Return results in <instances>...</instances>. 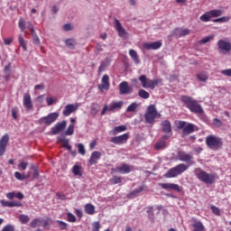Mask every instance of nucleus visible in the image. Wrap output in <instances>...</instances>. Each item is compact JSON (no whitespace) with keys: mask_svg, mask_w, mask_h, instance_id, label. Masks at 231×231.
I'll return each instance as SVG.
<instances>
[{"mask_svg":"<svg viewBox=\"0 0 231 231\" xmlns=\"http://www.w3.org/2000/svg\"><path fill=\"white\" fill-rule=\"evenodd\" d=\"M180 101L184 104L187 109L191 113H195V115H203L205 113L203 106L199 105L198 100L194 99L190 96H181Z\"/></svg>","mask_w":231,"mask_h":231,"instance_id":"1","label":"nucleus"},{"mask_svg":"<svg viewBox=\"0 0 231 231\" xmlns=\"http://www.w3.org/2000/svg\"><path fill=\"white\" fill-rule=\"evenodd\" d=\"M193 173L199 181L206 185L216 183V173H208L201 168H195Z\"/></svg>","mask_w":231,"mask_h":231,"instance_id":"2","label":"nucleus"},{"mask_svg":"<svg viewBox=\"0 0 231 231\" xmlns=\"http://www.w3.org/2000/svg\"><path fill=\"white\" fill-rule=\"evenodd\" d=\"M206 145L211 151H219V149H223V139L214 134H209L206 137Z\"/></svg>","mask_w":231,"mask_h":231,"instance_id":"3","label":"nucleus"},{"mask_svg":"<svg viewBox=\"0 0 231 231\" xmlns=\"http://www.w3.org/2000/svg\"><path fill=\"white\" fill-rule=\"evenodd\" d=\"M156 118H162V114L158 112L156 105L148 106L144 113V119L146 124H154Z\"/></svg>","mask_w":231,"mask_h":231,"instance_id":"4","label":"nucleus"},{"mask_svg":"<svg viewBox=\"0 0 231 231\" xmlns=\"http://www.w3.org/2000/svg\"><path fill=\"white\" fill-rule=\"evenodd\" d=\"M189 169V166L185 163H180L176 165L175 167L170 169L165 174L164 178H177V176H180L185 172Z\"/></svg>","mask_w":231,"mask_h":231,"instance_id":"5","label":"nucleus"},{"mask_svg":"<svg viewBox=\"0 0 231 231\" xmlns=\"http://www.w3.org/2000/svg\"><path fill=\"white\" fill-rule=\"evenodd\" d=\"M139 80L141 81L142 88H144L145 89H152V91L154 90L158 84H162L161 79H149L145 75H141L139 77Z\"/></svg>","mask_w":231,"mask_h":231,"instance_id":"6","label":"nucleus"},{"mask_svg":"<svg viewBox=\"0 0 231 231\" xmlns=\"http://www.w3.org/2000/svg\"><path fill=\"white\" fill-rule=\"evenodd\" d=\"M177 157L180 162H184V163H189V165H194V163H196V162L192 161L194 160V156L187 153V152L179 151Z\"/></svg>","mask_w":231,"mask_h":231,"instance_id":"7","label":"nucleus"},{"mask_svg":"<svg viewBox=\"0 0 231 231\" xmlns=\"http://www.w3.org/2000/svg\"><path fill=\"white\" fill-rule=\"evenodd\" d=\"M114 23V28L117 31L118 36L121 37V39H127V37H129V33L127 32V31H125V28L122 26L120 20L115 18Z\"/></svg>","mask_w":231,"mask_h":231,"instance_id":"8","label":"nucleus"},{"mask_svg":"<svg viewBox=\"0 0 231 231\" xmlns=\"http://www.w3.org/2000/svg\"><path fill=\"white\" fill-rule=\"evenodd\" d=\"M129 140V133L123 134L118 136H114L110 139L111 143H115V145H124L127 143Z\"/></svg>","mask_w":231,"mask_h":231,"instance_id":"9","label":"nucleus"},{"mask_svg":"<svg viewBox=\"0 0 231 231\" xmlns=\"http://www.w3.org/2000/svg\"><path fill=\"white\" fill-rule=\"evenodd\" d=\"M59 118V113L53 112L46 116L40 119L41 124H45V125H51Z\"/></svg>","mask_w":231,"mask_h":231,"instance_id":"10","label":"nucleus"},{"mask_svg":"<svg viewBox=\"0 0 231 231\" xmlns=\"http://www.w3.org/2000/svg\"><path fill=\"white\" fill-rule=\"evenodd\" d=\"M8 142H10V135H8V134H5L0 139V156H5Z\"/></svg>","mask_w":231,"mask_h":231,"instance_id":"11","label":"nucleus"},{"mask_svg":"<svg viewBox=\"0 0 231 231\" xmlns=\"http://www.w3.org/2000/svg\"><path fill=\"white\" fill-rule=\"evenodd\" d=\"M133 93V87H129L127 81H122L119 84V94L120 95H131Z\"/></svg>","mask_w":231,"mask_h":231,"instance_id":"12","label":"nucleus"},{"mask_svg":"<svg viewBox=\"0 0 231 231\" xmlns=\"http://www.w3.org/2000/svg\"><path fill=\"white\" fill-rule=\"evenodd\" d=\"M219 53H228L231 51V43L225 40H220L217 42Z\"/></svg>","mask_w":231,"mask_h":231,"instance_id":"13","label":"nucleus"},{"mask_svg":"<svg viewBox=\"0 0 231 231\" xmlns=\"http://www.w3.org/2000/svg\"><path fill=\"white\" fill-rule=\"evenodd\" d=\"M133 171V166L124 163L119 167H116L115 169H112V171L114 172H120L121 174H129Z\"/></svg>","mask_w":231,"mask_h":231,"instance_id":"14","label":"nucleus"},{"mask_svg":"<svg viewBox=\"0 0 231 231\" xmlns=\"http://www.w3.org/2000/svg\"><path fill=\"white\" fill-rule=\"evenodd\" d=\"M27 28L30 30L31 35L32 36L33 44H35V46H41V39H39V36H37V32H35V29H33V24L28 22Z\"/></svg>","mask_w":231,"mask_h":231,"instance_id":"15","label":"nucleus"},{"mask_svg":"<svg viewBox=\"0 0 231 231\" xmlns=\"http://www.w3.org/2000/svg\"><path fill=\"white\" fill-rule=\"evenodd\" d=\"M66 125H68V122L61 121L58 122L52 128H51V134H59L61 131L66 129Z\"/></svg>","mask_w":231,"mask_h":231,"instance_id":"16","label":"nucleus"},{"mask_svg":"<svg viewBox=\"0 0 231 231\" xmlns=\"http://www.w3.org/2000/svg\"><path fill=\"white\" fill-rule=\"evenodd\" d=\"M159 187L164 190H175L176 192H181L180 185L174 183H159Z\"/></svg>","mask_w":231,"mask_h":231,"instance_id":"17","label":"nucleus"},{"mask_svg":"<svg viewBox=\"0 0 231 231\" xmlns=\"http://www.w3.org/2000/svg\"><path fill=\"white\" fill-rule=\"evenodd\" d=\"M79 109V104H69L65 106V109L62 112L63 116H69L71 113H75Z\"/></svg>","mask_w":231,"mask_h":231,"instance_id":"18","label":"nucleus"},{"mask_svg":"<svg viewBox=\"0 0 231 231\" xmlns=\"http://www.w3.org/2000/svg\"><path fill=\"white\" fill-rule=\"evenodd\" d=\"M163 43H162V41H157L153 42H146L143 43L144 50H160L162 48Z\"/></svg>","mask_w":231,"mask_h":231,"instance_id":"19","label":"nucleus"},{"mask_svg":"<svg viewBox=\"0 0 231 231\" xmlns=\"http://www.w3.org/2000/svg\"><path fill=\"white\" fill-rule=\"evenodd\" d=\"M100 158H102V153L98 151H94L90 155V159H89L88 162L90 165H97V163H98V160H100Z\"/></svg>","mask_w":231,"mask_h":231,"instance_id":"20","label":"nucleus"},{"mask_svg":"<svg viewBox=\"0 0 231 231\" xmlns=\"http://www.w3.org/2000/svg\"><path fill=\"white\" fill-rule=\"evenodd\" d=\"M101 82L102 84L97 86L98 89H106V91H108L111 84L109 83V76L107 74H105L103 76Z\"/></svg>","mask_w":231,"mask_h":231,"instance_id":"21","label":"nucleus"},{"mask_svg":"<svg viewBox=\"0 0 231 231\" xmlns=\"http://www.w3.org/2000/svg\"><path fill=\"white\" fill-rule=\"evenodd\" d=\"M23 106L26 109H33V104L32 103V96L30 94H23Z\"/></svg>","mask_w":231,"mask_h":231,"instance_id":"22","label":"nucleus"},{"mask_svg":"<svg viewBox=\"0 0 231 231\" xmlns=\"http://www.w3.org/2000/svg\"><path fill=\"white\" fill-rule=\"evenodd\" d=\"M124 106V101H112L108 106V111L115 112L120 110Z\"/></svg>","mask_w":231,"mask_h":231,"instance_id":"23","label":"nucleus"},{"mask_svg":"<svg viewBox=\"0 0 231 231\" xmlns=\"http://www.w3.org/2000/svg\"><path fill=\"white\" fill-rule=\"evenodd\" d=\"M161 126L162 129V133H172V125H171V121L164 120L161 123Z\"/></svg>","mask_w":231,"mask_h":231,"instance_id":"24","label":"nucleus"},{"mask_svg":"<svg viewBox=\"0 0 231 231\" xmlns=\"http://www.w3.org/2000/svg\"><path fill=\"white\" fill-rule=\"evenodd\" d=\"M194 133V125L189 123L182 130V134L184 136H189V134H192Z\"/></svg>","mask_w":231,"mask_h":231,"instance_id":"25","label":"nucleus"},{"mask_svg":"<svg viewBox=\"0 0 231 231\" xmlns=\"http://www.w3.org/2000/svg\"><path fill=\"white\" fill-rule=\"evenodd\" d=\"M129 55L132 60H134V64H140V58L138 57V52H136V51L130 49Z\"/></svg>","mask_w":231,"mask_h":231,"instance_id":"26","label":"nucleus"},{"mask_svg":"<svg viewBox=\"0 0 231 231\" xmlns=\"http://www.w3.org/2000/svg\"><path fill=\"white\" fill-rule=\"evenodd\" d=\"M175 33L176 35H179V37H185V35H189V33H190V30L178 28L175 29Z\"/></svg>","mask_w":231,"mask_h":231,"instance_id":"27","label":"nucleus"},{"mask_svg":"<svg viewBox=\"0 0 231 231\" xmlns=\"http://www.w3.org/2000/svg\"><path fill=\"white\" fill-rule=\"evenodd\" d=\"M124 131H127V126L119 125V126L114 127V129L112 130V134L114 136H116V134H119V133H124Z\"/></svg>","mask_w":231,"mask_h":231,"instance_id":"28","label":"nucleus"},{"mask_svg":"<svg viewBox=\"0 0 231 231\" xmlns=\"http://www.w3.org/2000/svg\"><path fill=\"white\" fill-rule=\"evenodd\" d=\"M145 190V186H140L138 189H134L132 192L128 194V198H134L136 194H140V192H143Z\"/></svg>","mask_w":231,"mask_h":231,"instance_id":"29","label":"nucleus"},{"mask_svg":"<svg viewBox=\"0 0 231 231\" xmlns=\"http://www.w3.org/2000/svg\"><path fill=\"white\" fill-rule=\"evenodd\" d=\"M85 212L88 216H93V214H95V206H93V204H86Z\"/></svg>","mask_w":231,"mask_h":231,"instance_id":"30","label":"nucleus"},{"mask_svg":"<svg viewBox=\"0 0 231 231\" xmlns=\"http://www.w3.org/2000/svg\"><path fill=\"white\" fill-rule=\"evenodd\" d=\"M18 42L20 46L23 48V51H28V47L26 46V41L24 40L22 34L18 35Z\"/></svg>","mask_w":231,"mask_h":231,"instance_id":"31","label":"nucleus"},{"mask_svg":"<svg viewBox=\"0 0 231 231\" xmlns=\"http://www.w3.org/2000/svg\"><path fill=\"white\" fill-rule=\"evenodd\" d=\"M72 172L74 176H82V166L80 165H74L72 168Z\"/></svg>","mask_w":231,"mask_h":231,"instance_id":"32","label":"nucleus"},{"mask_svg":"<svg viewBox=\"0 0 231 231\" xmlns=\"http://www.w3.org/2000/svg\"><path fill=\"white\" fill-rule=\"evenodd\" d=\"M138 96L140 97V98L147 100V98L151 97V94H149V92H147L145 89H140L138 91Z\"/></svg>","mask_w":231,"mask_h":231,"instance_id":"33","label":"nucleus"},{"mask_svg":"<svg viewBox=\"0 0 231 231\" xmlns=\"http://www.w3.org/2000/svg\"><path fill=\"white\" fill-rule=\"evenodd\" d=\"M75 133V125L70 124L68 127V129L64 132L65 136H71Z\"/></svg>","mask_w":231,"mask_h":231,"instance_id":"34","label":"nucleus"},{"mask_svg":"<svg viewBox=\"0 0 231 231\" xmlns=\"http://www.w3.org/2000/svg\"><path fill=\"white\" fill-rule=\"evenodd\" d=\"M165 145H167V143L163 139H161L155 143V149L156 151H160V149H163Z\"/></svg>","mask_w":231,"mask_h":231,"instance_id":"35","label":"nucleus"},{"mask_svg":"<svg viewBox=\"0 0 231 231\" xmlns=\"http://www.w3.org/2000/svg\"><path fill=\"white\" fill-rule=\"evenodd\" d=\"M14 178L18 180L19 181H23V180H28L29 176H26L24 174H21L19 171L14 172Z\"/></svg>","mask_w":231,"mask_h":231,"instance_id":"36","label":"nucleus"},{"mask_svg":"<svg viewBox=\"0 0 231 231\" xmlns=\"http://www.w3.org/2000/svg\"><path fill=\"white\" fill-rule=\"evenodd\" d=\"M110 183L112 185H118V183H122V177H118V176H113L110 179Z\"/></svg>","mask_w":231,"mask_h":231,"instance_id":"37","label":"nucleus"},{"mask_svg":"<svg viewBox=\"0 0 231 231\" xmlns=\"http://www.w3.org/2000/svg\"><path fill=\"white\" fill-rule=\"evenodd\" d=\"M197 79H199L200 82H207L208 80V75L205 72L197 74Z\"/></svg>","mask_w":231,"mask_h":231,"instance_id":"38","label":"nucleus"},{"mask_svg":"<svg viewBox=\"0 0 231 231\" xmlns=\"http://www.w3.org/2000/svg\"><path fill=\"white\" fill-rule=\"evenodd\" d=\"M209 14L211 17H219L223 14V11L217 9L211 10L209 11Z\"/></svg>","mask_w":231,"mask_h":231,"instance_id":"39","label":"nucleus"},{"mask_svg":"<svg viewBox=\"0 0 231 231\" xmlns=\"http://www.w3.org/2000/svg\"><path fill=\"white\" fill-rule=\"evenodd\" d=\"M210 19H212V16H210L209 12H208L200 16V21H202V23H208V21H210Z\"/></svg>","mask_w":231,"mask_h":231,"instance_id":"40","label":"nucleus"},{"mask_svg":"<svg viewBox=\"0 0 231 231\" xmlns=\"http://www.w3.org/2000/svg\"><path fill=\"white\" fill-rule=\"evenodd\" d=\"M65 44L68 48H75V46H77V42L73 39H68L66 40Z\"/></svg>","mask_w":231,"mask_h":231,"instance_id":"41","label":"nucleus"},{"mask_svg":"<svg viewBox=\"0 0 231 231\" xmlns=\"http://www.w3.org/2000/svg\"><path fill=\"white\" fill-rule=\"evenodd\" d=\"M61 143H63V147L68 151H71V145H69V140L68 139H60Z\"/></svg>","mask_w":231,"mask_h":231,"instance_id":"42","label":"nucleus"},{"mask_svg":"<svg viewBox=\"0 0 231 231\" xmlns=\"http://www.w3.org/2000/svg\"><path fill=\"white\" fill-rule=\"evenodd\" d=\"M136 107H138V105H136V103H132L126 108V112L127 113H134V111H136Z\"/></svg>","mask_w":231,"mask_h":231,"instance_id":"43","label":"nucleus"},{"mask_svg":"<svg viewBox=\"0 0 231 231\" xmlns=\"http://www.w3.org/2000/svg\"><path fill=\"white\" fill-rule=\"evenodd\" d=\"M67 221H69V223H76L77 217L73 213H67Z\"/></svg>","mask_w":231,"mask_h":231,"instance_id":"44","label":"nucleus"},{"mask_svg":"<svg viewBox=\"0 0 231 231\" xmlns=\"http://www.w3.org/2000/svg\"><path fill=\"white\" fill-rule=\"evenodd\" d=\"M19 219L23 225H26V223L30 222V217L27 215H20Z\"/></svg>","mask_w":231,"mask_h":231,"instance_id":"45","label":"nucleus"},{"mask_svg":"<svg viewBox=\"0 0 231 231\" xmlns=\"http://www.w3.org/2000/svg\"><path fill=\"white\" fill-rule=\"evenodd\" d=\"M28 168V162H24L23 160H21L18 163V169H22V171H26Z\"/></svg>","mask_w":231,"mask_h":231,"instance_id":"46","label":"nucleus"},{"mask_svg":"<svg viewBox=\"0 0 231 231\" xmlns=\"http://www.w3.org/2000/svg\"><path fill=\"white\" fill-rule=\"evenodd\" d=\"M175 125L178 129H182V131H183V129H185V126L187 125V122H185V121H177L175 123Z\"/></svg>","mask_w":231,"mask_h":231,"instance_id":"47","label":"nucleus"},{"mask_svg":"<svg viewBox=\"0 0 231 231\" xmlns=\"http://www.w3.org/2000/svg\"><path fill=\"white\" fill-rule=\"evenodd\" d=\"M18 26L22 32H24L26 30V23L24 22V19L20 18Z\"/></svg>","mask_w":231,"mask_h":231,"instance_id":"48","label":"nucleus"},{"mask_svg":"<svg viewBox=\"0 0 231 231\" xmlns=\"http://www.w3.org/2000/svg\"><path fill=\"white\" fill-rule=\"evenodd\" d=\"M32 228H37V226H41V219L35 218L31 222Z\"/></svg>","mask_w":231,"mask_h":231,"instance_id":"49","label":"nucleus"},{"mask_svg":"<svg viewBox=\"0 0 231 231\" xmlns=\"http://www.w3.org/2000/svg\"><path fill=\"white\" fill-rule=\"evenodd\" d=\"M78 151H79V153L81 154L82 156L86 155V148L84 147V144L79 143L78 144Z\"/></svg>","mask_w":231,"mask_h":231,"instance_id":"50","label":"nucleus"},{"mask_svg":"<svg viewBox=\"0 0 231 231\" xmlns=\"http://www.w3.org/2000/svg\"><path fill=\"white\" fill-rule=\"evenodd\" d=\"M214 39V36H206L202 40L199 41V44H207V42H210Z\"/></svg>","mask_w":231,"mask_h":231,"instance_id":"51","label":"nucleus"},{"mask_svg":"<svg viewBox=\"0 0 231 231\" xmlns=\"http://www.w3.org/2000/svg\"><path fill=\"white\" fill-rule=\"evenodd\" d=\"M211 211L213 214H215V216H221V210L216 206H211Z\"/></svg>","mask_w":231,"mask_h":231,"instance_id":"52","label":"nucleus"},{"mask_svg":"<svg viewBox=\"0 0 231 231\" xmlns=\"http://www.w3.org/2000/svg\"><path fill=\"white\" fill-rule=\"evenodd\" d=\"M100 222L97 221L92 224V231H100Z\"/></svg>","mask_w":231,"mask_h":231,"instance_id":"53","label":"nucleus"},{"mask_svg":"<svg viewBox=\"0 0 231 231\" xmlns=\"http://www.w3.org/2000/svg\"><path fill=\"white\" fill-rule=\"evenodd\" d=\"M57 223H58L60 228H61V230H66L68 228V224L66 222L58 220Z\"/></svg>","mask_w":231,"mask_h":231,"instance_id":"54","label":"nucleus"},{"mask_svg":"<svg viewBox=\"0 0 231 231\" xmlns=\"http://www.w3.org/2000/svg\"><path fill=\"white\" fill-rule=\"evenodd\" d=\"M11 113H12V116H13L14 120H17V114L19 113V108L13 107L11 110Z\"/></svg>","mask_w":231,"mask_h":231,"instance_id":"55","label":"nucleus"},{"mask_svg":"<svg viewBox=\"0 0 231 231\" xmlns=\"http://www.w3.org/2000/svg\"><path fill=\"white\" fill-rule=\"evenodd\" d=\"M2 231H15V226L13 225H6L3 227Z\"/></svg>","mask_w":231,"mask_h":231,"instance_id":"56","label":"nucleus"},{"mask_svg":"<svg viewBox=\"0 0 231 231\" xmlns=\"http://www.w3.org/2000/svg\"><path fill=\"white\" fill-rule=\"evenodd\" d=\"M213 125H216V127H221V125H223V123L221 122V120L215 118L213 119Z\"/></svg>","mask_w":231,"mask_h":231,"instance_id":"57","label":"nucleus"},{"mask_svg":"<svg viewBox=\"0 0 231 231\" xmlns=\"http://www.w3.org/2000/svg\"><path fill=\"white\" fill-rule=\"evenodd\" d=\"M226 21H228V17H221L213 20V23H226Z\"/></svg>","mask_w":231,"mask_h":231,"instance_id":"58","label":"nucleus"},{"mask_svg":"<svg viewBox=\"0 0 231 231\" xmlns=\"http://www.w3.org/2000/svg\"><path fill=\"white\" fill-rule=\"evenodd\" d=\"M221 73L225 75V77H231V69H223Z\"/></svg>","mask_w":231,"mask_h":231,"instance_id":"59","label":"nucleus"},{"mask_svg":"<svg viewBox=\"0 0 231 231\" xmlns=\"http://www.w3.org/2000/svg\"><path fill=\"white\" fill-rule=\"evenodd\" d=\"M12 207H23V203H21L20 201H17V200H14L10 204V208H12Z\"/></svg>","mask_w":231,"mask_h":231,"instance_id":"60","label":"nucleus"},{"mask_svg":"<svg viewBox=\"0 0 231 231\" xmlns=\"http://www.w3.org/2000/svg\"><path fill=\"white\" fill-rule=\"evenodd\" d=\"M50 225H51V219H47V220L43 221L42 226H43V228H50V227H48V226H50Z\"/></svg>","mask_w":231,"mask_h":231,"instance_id":"61","label":"nucleus"},{"mask_svg":"<svg viewBox=\"0 0 231 231\" xmlns=\"http://www.w3.org/2000/svg\"><path fill=\"white\" fill-rule=\"evenodd\" d=\"M63 30L65 32H70V30H73V27L70 25V23H66L64 26H63Z\"/></svg>","mask_w":231,"mask_h":231,"instance_id":"62","label":"nucleus"},{"mask_svg":"<svg viewBox=\"0 0 231 231\" xmlns=\"http://www.w3.org/2000/svg\"><path fill=\"white\" fill-rule=\"evenodd\" d=\"M7 199H14L15 198V191H12L6 194Z\"/></svg>","mask_w":231,"mask_h":231,"instance_id":"63","label":"nucleus"},{"mask_svg":"<svg viewBox=\"0 0 231 231\" xmlns=\"http://www.w3.org/2000/svg\"><path fill=\"white\" fill-rule=\"evenodd\" d=\"M0 203L3 207H9L10 208V205H11V202L10 201H7V200H0Z\"/></svg>","mask_w":231,"mask_h":231,"instance_id":"64","label":"nucleus"}]
</instances>
